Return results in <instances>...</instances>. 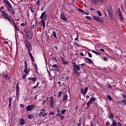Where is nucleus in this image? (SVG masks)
I'll use <instances>...</instances> for the list:
<instances>
[{
    "label": "nucleus",
    "instance_id": "1",
    "mask_svg": "<svg viewBox=\"0 0 126 126\" xmlns=\"http://www.w3.org/2000/svg\"><path fill=\"white\" fill-rule=\"evenodd\" d=\"M3 1L6 7H7L8 11L11 13L12 15H14V14H15V11H14V9L12 8V5L10 4L9 1L7 0H3Z\"/></svg>",
    "mask_w": 126,
    "mask_h": 126
},
{
    "label": "nucleus",
    "instance_id": "2",
    "mask_svg": "<svg viewBox=\"0 0 126 126\" xmlns=\"http://www.w3.org/2000/svg\"><path fill=\"white\" fill-rule=\"evenodd\" d=\"M46 12H47V11H46L42 12L40 17V19L41 20L39 23H41L40 26H41V27H42V26H43V29H44V28L46 26V23H45V21H46V20H47V14H46Z\"/></svg>",
    "mask_w": 126,
    "mask_h": 126
},
{
    "label": "nucleus",
    "instance_id": "3",
    "mask_svg": "<svg viewBox=\"0 0 126 126\" xmlns=\"http://www.w3.org/2000/svg\"><path fill=\"white\" fill-rule=\"evenodd\" d=\"M25 43L26 47H27V49L28 50L29 52V55L30 58H33V56L32 55V54L31 53V51H32V45H31V44H30V42L28 39H26L25 40Z\"/></svg>",
    "mask_w": 126,
    "mask_h": 126
},
{
    "label": "nucleus",
    "instance_id": "4",
    "mask_svg": "<svg viewBox=\"0 0 126 126\" xmlns=\"http://www.w3.org/2000/svg\"><path fill=\"white\" fill-rule=\"evenodd\" d=\"M107 13L110 16V18L113 19V17H114V12L112 5H110L107 7Z\"/></svg>",
    "mask_w": 126,
    "mask_h": 126
},
{
    "label": "nucleus",
    "instance_id": "5",
    "mask_svg": "<svg viewBox=\"0 0 126 126\" xmlns=\"http://www.w3.org/2000/svg\"><path fill=\"white\" fill-rule=\"evenodd\" d=\"M72 66H73V70L74 73H78V72L79 70H80V66L79 65L76 64V63L75 62H73L72 63Z\"/></svg>",
    "mask_w": 126,
    "mask_h": 126
},
{
    "label": "nucleus",
    "instance_id": "6",
    "mask_svg": "<svg viewBox=\"0 0 126 126\" xmlns=\"http://www.w3.org/2000/svg\"><path fill=\"white\" fill-rule=\"evenodd\" d=\"M93 18H94L95 21H98V22H100L101 23H104V19L102 17L93 16Z\"/></svg>",
    "mask_w": 126,
    "mask_h": 126
},
{
    "label": "nucleus",
    "instance_id": "7",
    "mask_svg": "<svg viewBox=\"0 0 126 126\" xmlns=\"http://www.w3.org/2000/svg\"><path fill=\"white\" fill-rule=\"evenodd\" d=\"M60 19L63 20V22H66L67 21V19L66 18V16L64 15L63 13H62L60 14Z\"/></svg>",
    "mask_w": 126,
    "mask_h": 126
},
{
    "label": "nucleus",
    "instance_id": "8",
    "mask_svg": "<svg viewBox=\"0 0 126 126\" xmlns=\"http://www.w3.org/2000/svg\"><path fill=\"white\" fill-rule=\"evenodd\" d=\"M35 107H36L35 104L29 105L27 107L26 110L28 111L31 112V111H32V110H33Z\"/></svg>",
    "mask_w": 126,
    "mask_h": 126
},
{
    "label": "nucleus",
    "instance_id": "9",
    "mask_svg": "<svg viewBox=\"0 0 126 126\" xmlns=\"http://www.w3.org/2000/svg\"><path fill=\"white\" fill-rule=\"evenodd\" d=\"M52 66L54 67V70L59 73V75H60V67H59V65L57 64H53Z\"/></svg>",
    "mask_w": 126,
    "mask_h": 126
},
{
    "label": "nucleus",
    "instance_id": "10",
    "mask_svg": "<svg viewBox=\"0 0 126 126\" xmlns=\"http://www.w3.org/2000/svg\"><path fill=\"white\" fill-rule=\"evenodd\" d=\"M61 61L62 64H63L64 65H65L66 64H68V62L67 61H64V58L63 57V56H61Z\"/></svg>",
    "mask_w": 126,
    "mask_h": 126
},
{
    "label": "nucleus",
    "instance_id": "11",
    "mask_svg": "<svg viewBox=\"0 0 126 126\" xmlns=\"http://www.w3.org/2000/svg\"><path fill=\"white\" fill-rule=\"evenodd\" d=\"M81 91L82 95H84V96H85V95H86V93H87V92L88 91V87L85 88V92H84V91H83V88L81 89Z\"/></svg>",
    "mask_w": 126,
    "mask_h": 126
},
{
    "label": "nucleus",
    "instance_id": "12",
    "mask_svg": "<svg viewBox=\"0 0 126 126\" xmlns=\"http://www.w3.org/2000/svg\"><path fill=\"white\" fill-rule=\"evenodd\" d=\"M30 71V70L28 68V66H25V69L24 70V72L27 75H28L29 74V72Z\"/></svg>",
    "mask_w": 126,
    "mask_h": 126
},
{
    "label": "nucleus",
    "instance_id": "13",
    "mask_svg": "<svg viewBox=\"0 0 126 126\" xmlns=\"http://www.w3.org/2000/svg\"><path fill=\"white\" fill-rule=\"evenodd\" d=\"M84 61L86 62L87 63H93V62H92V60L89 58H88L87 57L84 58Z\"/></svg>",
    "mask_w": 126,
    "mask_h": 126
},
{
    "label": "nucleus",
    "instance_id": "14",
    "mask_svg": "<svg viewBox=\"0 0 126 126\" xmlns=\"http://www.w3.org/2000/svg\"><path fill=\"white\" fill-rule=\"evenodd\" d=\"M70 5H71V3H68V4H66L65 7H66L67 9H70L71 11H73L72 9H70Z\"/></svg>",
    "mask_w": 126,
    "mask_h": 126
},
{
    "label": "nucleus",
    "instance_id": "15",
    "mask_svg": "<svg viewBox=\"0 0 126 126\" xmlns=\"http://www.w3.org/2000/svg\"><path fill=\"white\" fill-rule=\"evenodd\" d=\"M2 76L3 78H4V79H6V80H9L10 79L9 76L7 74H2Z\"/></svg>",
    "mask_w": 126,
    "mask_h": 126
},
{
    "label": "nucleus",
    "instance_id": "16",
    "mask_svg": "<svg viewBox=\"0 0 126 126\" xmlns=\"http://www.w3.org/2000/svg\"><path fill=\"white\" fill-rule=\"evenodd\" d=\"M1 13L2 16H3L4 18H5V19H6V18L8 17V15L7 14V13H6V12L4 11H1Z\"/></svg>",
    "mask_w": 126,
    "mask_h": 126
},
{
    "label": "nucleus",
    "instance_id": "17",
    "mask_svg": "<svg viewBox=\"0 0 126 126\" xmlns=\"http://www.w3.org/2000/svg\"><path fill=\"white\" fill-rule=\"evenodd\" d=\"M118 15L120 16V21H123V15L122 14V12H121V10L118 11Z\"/></svg>",
    "mask_w": 126,
    "mask_h": 126
},
{
    "label": "nucleus",
    "instance_id": "18",
    "mask_svg": "<svg viewBox=\"0 0 126 126\" xmlns=\"http://www.w3.org/2000/svg\"><path fill=\"white\" fill-rule=\"evenodd\" d=\"M26 121L23 119V118H22L20 120V125L21 126H24V125H25Z\"/></svg>",
    "mask_w": 126,
    "mask_h": 126
},
{
    "label": "nucleus",
    "instance_id": "19",
    "mask_svg": "<svg viewBox=\"0 0 126 126\" xmlns=\"http://www.w3.org/2000/svg\"><path fill=\"white\" fill-rule=\"evenodd\" d=\"M108 115V118H109V119H111L112 120H114V114H113V113H109Z\"/></svg>",
    "mask_w": 126,
    "mask_h": 126
},
{
    "label": "nucleus",
    "instance_id": "20",
    "mask_svg": "<svg viewBox=\"0 0 126 126\" xmlns=\"http://www.w3.org/2000/svg\"><path fill=\"white\" fill-rule=\"evenodd\" d=\"M113 122L112 125H110V126H118V123H117V122H116V120H115L114 119H113Z\"/></svg>",
    "mask_w": 126,
    "mask_h": 126
},
{
    "label": "nucleus",
    "instance_id": "21",
    "mask_svg": "<svg viewBox=\"0 0 126 126\" xmlns=\"http://www.w3.org/2000/svg\"><path fill=\"white\" fill-rule=\"evenodd\" d=\"M121 104H123V107H125L126 105V99L121 100Z\"/></svg>",
    "mask_w": 126,
    "mask_h": 126
},
{
    "label": "nucleus",
    "instance_id": "22",
    "mask_svg": "<svg viewBox=\"0 0 126 126\" xmlns=\"http://www.w3.org/2000/svg\"><path fill=\"white\" fill-rule=\"evenodd\" d=\"M94 101H96V98L93 97H91L89 101L92 104V103H93V102H94Z\"/></svg>",
    "mask_w": 126,
    "mask_h": 126
},
{
    "label": "nucleus",
    "instance_id": "23",
    "mask_svg": "<svg viewBox=\"0 0 126 126\" xmlns=\"http://www.w3.org/2000/svg\"><path fill=\"white\" fill-rule=\"evenodd\" d=\"M92 53L95 54V55H97V56H101V53L100 52H96V51L94 50H92Z\"/></svg>",
    "mask_w": 126,
    "mask_h": 126
},
{
    "label": "nucleus",
    "instance_id": "24",
    "mask_svg": "<svg viewBox=\"0 0 126 126\" xmlns=\"http://www.w3.org/2000/svg\"><path fill=\"white\" fill-rule=\"evenodd\" d=\"M99 0H91L93 4H96V3H98V2H99Z\"/></svg>",
    "mask_w": 126,
    "mask_h": 126
},
{
    "label": "nucleus",
    "instance_id": "25",
    "mask_svg": "<svg viewBox=\"0 0 126 126\" xmlns=\"http://www.w3.org/2000/svg\"><path fill=\"white\" fill-rule=\"evenodd\" d=\"M63 102H64V100H67V94H64L63 96Z\"/></svg>",
    "mask_w": 126,
    "mask_h": 126
},
{
    "label": "nucleus",
    "instance_id": "26",
    "mask_svg": "<svg viewBox=\"0 0 126 126\" xmlns=\"http://www.w3.org/2000/svg\"><path fill=\"white\" fill-rule=\"evenodd\" d=\"M50 106L51 109H53L55 107V102H50Z\"/></svg>",
    "mask_w": 126,
    "mask_h": 126
},
{
    "label": "nucleus",
    "instance_id": "27",
    "mask_svg": "<svg viewBox=\"0 0 126 126\" xmlns=\"http://www.w3.org/2000/svg\"><path fill=\"white\" fill-rule=\"evenodd\" d=\"M34 67H35L36 73H38V69H38V66H37L36 63L34 64Z\"/></svg>",
    "mask_w": 126,
    "mask_h": 126
},
{
    "label": "nucleus",
    "instance_id": "28",
    "mask_svg": "<svg viewBox=\"0 0 126 126\" xmlns=\"http://www.w3.org/2000/svg\"><path fill=\"white\" fill-rule=\"evenodd\" d=\"M16 91H19V85L18 84V83H17L16 86Z\"/></svg>",
    "mask_w": 126,
    "mask_h": 126
},
{
    "label": "nucleus",
    "instance_id": "29",
    "mask_svg": "<svg viewBox=\"0 0 126 126\" xmlns=\"http://www.w3.org/2000/svg\"><path fill=\"white\" fill-rule=\"evenodd\" d=\"M50 102H55V99L53 96L50 97Z\"/></svg>",
    "mask_w": 126,
    "mask_h": 126
},
{
    "label": "nucleus",
    "instance_id": "30",
    "mask_svg": "<svg viewBox=\"0 0 126 126\" xmlns=\"http://www.w3.org/2000/svg\"><path fill=\"white\" fill-rule=\"evenodd\" d=\"M65 112H66V109L61 110V114L62 115H65Z\"/></svg>",
    "mask_w": 126,
    "mask_h": 126
},
{
    "label": "nucleus",
    "instance_id": "31",
    "mask_svg": "<svg viewBox=\"0 0 126 126\" xmlns=\"http://www.w3.org/2000/svg\"><path fill=\"white\" fill-rule=\"evenodd\" d=\"M39 84H40V83L39 82H37L36 85L32 87V89H35V88H37L38 86H39Z\"/></svg>",
    "mask_w": 126,
    "mask_h": 126
},
{
    "label": "nucleus",
    "instance_id": "32",
    "mask_svg": "<svg viewBox=\"0 0 126 126\" xmlns=\"http://www.w3.org/2000/svg\"><path fill=\"white\" fill-rule=\"evenodd\" d=\"M28 119H30V120H32L33 118H34V116L32 115H30L28 116Z\"/></svg>",
    "mask_w": 126,
    "mask_h": 126
},
{
    "label": "nucleus",
    "instance_id": "33",
    "mask_svg": "<svg viewBox=\"0 0 126 126\" xmlns=\"http://www.w3.org/2000/svg\"><path fill=\"white\" fill-rule=\"evenodd\" d=\"M53 34L54 37L56 38V39H58V37H57V33H56V32L54 31L53 32Z\"/></svg>",
    "mask_w": 126,
    "mask_h": 126
},
{
    "label": "nucleus",
    "instance_id": "34",
    "mask_svg": "<svg viewBox=\"0 0 126 126\" xmlns=\"http://www.w3.org/2000/svg\"><path fill=\"white\" fill-rule=\"evenodd\" d=\"M16 97H18V99H19V91H16Z\"/></svg>",
    "mask_w": 126,
    "mask_h": 126
},
{
    "label": "nucleus",
    "instance_id": "35",
    "mask_svg": "<svg viewBox=\"0 0 126 126\" xmlns=\"http://www.w3.org/2000/svg\"><path fill=\"white\" fill-rule=\"evenodd\" d=\"M43 113H45V111L40 112L39 114H38V117H39V118H41V117H42V116H43Z\"/></svg>",
    "mask_w": 126,
    "mask_h": 126
},
{
    "label": "nucleus",
    "instance_id": "36",
    "mask_svg": "<svg viewBox=\"0 0 126 126\" xmlns=\"http://www.w3.org/2000/svg\"><path fill=\"white\" fill-rule=\"evenodd\" d=\"M63 94V92H59V94L58 95V97L60 98L62 96V94Z\"/></svg>",
    "mask_w": 126,
    "mask_h": 126
},
{
    "label": "nucleus",
    "instance_id": "37",
    "mask_svg": "<svg viewBox=\"0 0 126 126\" xmlns=\"http://www.w3.org/2000/svg\"><path fill=\"white\" fill-rule=\"evenodd\" d=\"M27 36L29 40H31L32 39V35H31V34H29V35Z\"/></svg>",
    "mask_w": 126,
    "mask_h": 126
},
{
    "label": "nucleus",
    "instance_id": "38",
    "mask_svg": "<svg viewBox=\"0 0 126 126\" xmlns=\"http://www.w3.org/2000/svg\"><path fill=\"white\" fill-rule=\"evenodd\" d=\"M107 97L108 99L109 100V101H112V97H111V96L107 94Z\"/></svg>",
    "mask_w": 126,
    "mask_h": 126
},
{
    "label": "nucleus",
    "instance_id": "39",
    "mask_svg": "<svg viewBox=\"0 0 126 126\" xmlns=\"http://www.w3.org/2000/svg\"><path fill=\"white\" fill-rule=\"evenodd\" d=\"M60 115H59V117H60V118L61 119H64V116H63V115H62V114H59Z\"/></svg>",
    "mask_w": 126,
    "mask_h": 126
},
{
    "label": "nucleus",
    "instance_id": "40",
    "mask_svg": "<svg viewBox=\"0 0 126 126\" xmlns=\"http://www.w3.org/2000/svg\"><path fill=\"white\" fill-rule=\"evenodd\" d=\"M52 61L53 62V63H57V59L55 58H53L52 59Z\"/></svg>",
    "mask_w": 126,
    "mask_h": 126
},
{
    "label": "nucleus",
    "instance_id": "41",
    "mask_svg": "<svg viewBox=\"0 0 126 126\" xmlns=\"http://www.w3.org/2000/svg\"><path fill=\"white\" fill-rule=\"evenodd\" d=\"M40 0H38L36 2V4L37 5H38V7L39 6H40Z\"/></svg>",
    "mask_w": 126,
    "mask_h": 126
},
{
    "label": "nucleus",
    "instance_id": "42",
    "mask_svg": "<svg viewBox=\"0 0 126 126\" xmlns=\"http://www.w3.org/2000/svg\"><path fill=\"white\" fill-rule=\"evenodd\" d=\"M97 13L99 15V16H101L102 15V13H101V11H97Z\"/></svg>",
    "mask_w": 126,
    "mask_h": 126
},
{
    "label": "nucleus",
    "instance_id": "43",
    "mask_svg": "<svg viewBox=\"0 0 126 126\" xmlns=\"http://www.w3.org/2000/svg\"><path fill=\"white\" fill-rule=\"evenodd\" d=\"M78 11H80V12H82V14H83V13H84V11H83V10H82L81 9L78 8Z\"/></svg>",
    "mask_w": 126,
    "mask_h": 126
},
{
    "label": "nucleus",
    "instance_id": "44",
    "mask_svg": "<svg viewBox=\"0 0 126 126\" xmlns=\"http://www.w3.org/2000/svg\"><path fill=\"white\" fill-rule=\"evenodd\" d=\"M14 26H15V30H17V31H20V30H19V29L17 28V26H16V25H15Z\"/></svg>",
    "mask_w": 126,
    "mask_h": 126
},
{
    "label": "nucleus",
    "instance_id": "45",
    "mask_svg": "<svg viewBox=\"0 0 126 126\" xmlns=\"http://www.w3.org/2000/svg\"><path fill=\"white\" fill-rule=\"evenodd\" d=\"M28 80H31L32 81H34V78H33V77H30V78H28Z\"/></svg>",
    "mask_w": 126,
    "mask_h": 126
},
{
    "label": "nucleus",
    "instance_id": "46",
    "mask_svg": "<svg viewBox=\"0 0 126 126\" xmlns=\"http://www.w3.org/2000/svg\"><path fill=\"white\" fill-rule=\"evenodd\" d=\"M90 104H92V103L90 101H89L87 104V106L88 108H89V106H90Z\"/></svg>",
    "mask_w": 126,
    "mask_h": 126
},
{
    "label": "nucleus",
    "instance_id": "47",
    "mask_svg": "<svg viewBox=\"0 0 126 126\" xmlns=\"http://www.w3.org/2000/svg\"><path fill=\"white\" fill-rule=\"evenodd\" d=\"M85 18L86 19H89L90 20H91L92 19V18H91V17L88 16H87L85 17Z\"/></svg>",
    "mask_w": 126,
    "mask_h": 126
},
{
    "label": "nucleus",
    "instance_id": "48",
    "mask_svg": "<svg viewBox=\"0 0 126 126\" xmlns=\"http://www.w3.org/2000/svg\"><path fill=\"white\" fill-rule=\"evenodd\" d=\"M26 34L27 36H28L29 35H30V31H28L26 32Z\"/></svg>",
    "mask_w": 126,
    "mask_h": 126
},
{
    "label": "nucleus",
    "instance_id": "49",
    "mask_svg": "<svg viewBox=\"0 0 126 126\" xmlns=\"http://www.w3.org/2000/svg\"><path fill=\"white\" fill-rule=\"evenodd\" d=\"M106 126H110L111 123H110V121H107L106 123Z\"/></svg>",
    "mask_w": 126,
    "mask_h": 126
},
{
    "label": "nucleus",
    "instance_id": "50",
    "mask_svg": "<svg viewBox=\"0 0 126 126\" xmlns=\"http://www.w3.org/2000/svg\"><path fill=\"white\" fill-rule=\"evenodd\" d=\"M81 120L80 119L79 120V123L77 124V126H81Z\"/></svg>",
    "mask_w": 126,
    "mask_h": 126
},
{
    "label": "nucleus",
    "instance_id": "51",
    "mask_svg": "<svg viewBox=\"0 0 126 126\" xmlns=\"http://www.w3.org/2000/svg\"><path fill=\"white\" fill-rule=\"evenodd\" d=\"M26 76H27V75L26 74H23V79H25L26 78Z\"/></svg>",
    "mask_w": 126,
    "mask_h": 126
},
{
    "label": "nucleus",
    "instance_id": "52",
    "mask_svg": "<svg viewBox=\"0 0 126 126\" xmlns=\"http://www.w3.org/2000/svg\"><path fill=\"white\" fill-rule=\"evenodd\" d=\"M103 61H104V62H108V58H107V57H103Z\"/></svg>",
    "mask_w": 126,
    "mask_h": 126
},
{
    "label": "nucleus",
    "instance_id": "53",
    "mask_svg": "<svg viewBox=\"0 0 126 126\" xmlns=\"http://www.w3.org/2000/svg\"><path fill=\"white\" fill-rule=\"evenodd\" d=\"M88 56H89V57L90 58H92V54H91V53H90V52H89V53H88Z\"/></svg>",
    "mask_w": 126,
    "mask_h": 126
},
{
    "label": "nucleus",
    "instance_id": "54",
    "mask_svg": "<svg viewBox=\"0 0 126 126\" xmlns=\"http://www.w3.org/2000/svg\"><path fill=\"white\" fill-rule=\"evenodd\" d=\"M51 115H53V116H54L55 115V113L53 112H51L49 113V116H51Z\"/></svg>",
    "mask_w": 126,
    "mask_h": 126
},
{
    "label": "nucleus",
    "instance_id": "55",
    "mask_svg": "<svg viewBox=\"0 0 126 126\" xmlns=\"http://www.w3.org/2000/svg\"><path fill=\"white\" fill-rule=\"evenodd\" d=\"M73 46H78V45L77 44V42L76 41H75L73 43Z\"/></svg>",
    "mask_w": 126,
    "mask_h": 126
},
{
    "label": "nucleus",
    "instance_id": "56",
    "mask_svg": "<svg viewBox=\"0 0 126 126\" xmlns=\"http://www.w3.org/2000/svg\"><path fill=\"white\" fill-rule=\"evenodd\" d=\"M47 72H48L49 75L50 76V77H52V75H51V72L48 69H47Z\"/></svg>",
    "mask_w": 126,
    "mask_h": 126
},
{
    "label": "nucleus",
    "instance_id": "57",
    "mask_svg": "<svg viewBox=\"0 0 126 126\" xmlns=\"http://www.w3.org/2000/svg\"><path fill=\"white\" fill-rule=\"evenodd\" d=\"M117 126H122V124L121 123V122H118L117 123Z\"/></svg>",
    "mask_w": 126,
    "mask_h": 126
},
{
    "label": "nucleus",
    "instance_id": "58",
    "mask_svg": "<svg viewBox=\"0 0 126 126\" xmlns=\"http://www.w3.org/2000/svg\"><path fill=\"white\" fill-rule=\"evenodd\" d=\"M12 101V97L11 96L10 97L9 99V102L10 103H11V101Z\"/></svg>",
    "mask_w": 126,
    "mask_h": 126
},
{
    "label": "nucleus",
    "instance_id": "59",
    "mask_svg": "<svg viewBox=\"0 0 126 126\" xmlns=\"http://www.w3.org/2000/svg\"><path fill=\"white\" fill-rule=\"evenodd\" d=\"M25 66H28V64H27V61H25Z\"/></svg>",
    "mask_w": 126,
    "mask_h": 126
},
{
    "label": "nucleus",
    "instance_id": "60",
    "mask_svg": "<svg viewBox=\"0 0 126 126\" xmlns=\"http://www.w3.org/2000/svg\"><path fill=\"white\" fill-rule=\"evenodd\" d=\"M91 126H96V124L95 123H93V124L91 123Z\"/></svg>",
    "mask_w": 126,
    "mask_h": 126
},
{
    "label": "nucleus",
    "instance_id": "61",
    "mask_svg": "<svg viewBox=\"0 0 126 126\" xmlns=\"http://www.w3.org/2000/svg\"><path fill=\"white\" fill-rule=\"evenodd\" d=\"M34 28H35V25L34 24H33L31 26V29H34Z\"/></svg>",
    "mask_w": 126,
    "mask_h": 126
},
{
    "label": "nucleus",
    "instance_id": "62",
    "mask_svg": "<svg viewBox=\"0 0 126 126\" xmlns=\"http://www.w3.org/2000/svg\"><path fill=\"white\" fill-rule=\"evenodd\" d=\"M6 19H7V20L9 21V22H11V20H10V18H8V17L6 18Z\"/></svg>",
    "mask_w": 126,
    "mask_h": 126
},
{
    "label": "nucleus",
    "instance_id": "63",
    "mask_svg": "<svg viewBox=\"0 0 126 126\" xmlns=\"http://www.w3.org/2000/svg\"><path fill=\"white\" fill-rule=\"evenodd\" d=\"M122 96L124 99H126V94H123Z\"/></svg>",
    "mask_w": 126,
    "mask_h": 126
},
{
    "label": "nucleus",
    "instance_id": "64",
    "mask_svg": "<svg viewBox=\"0 0 126 126\" xmlns=\"http://www.w3.org/2000/svg\"><path fill=\"white\" fill-rule=\"evenodd\" d=\"M11 108V102L9 103V109H10Z\"/></svg>",
    "mask_w": 126,
    "mask_h": 126
}]
</instances>
